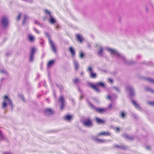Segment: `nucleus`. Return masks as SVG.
<instances>
[{
    "instance_id": "44",
    "label": "nucleus",
    "mask_w": 154,
    "mask_h": 154,
    "mask_svg": "<svg viewBox=\"0 0 154 154\" xmlns=\"http://www.w3.org/2000/svg\"><path fill=\"white\" fill-rule=\"evenodd\" d=\"M59 27H60V26H59V25H57V26H56V27L57 28V29L59 28Z\"/></svg>"
},
{
    "instance_id": "15",
    "label": "nucleus",
    "mask_w": 154,
    "mask_h": 154,
    "mask_svg": "<svg viewBox=\"0 0 154 154\" xmlns=\"http://www.w3.org/2000/svg\"><path fill=\"white\" fill-rule=\"evenodd\" d=\"M69 51L71 54L72 56L74 57L75 55V50L73 48L70 47L69 48Z\"/></svg>"
},
{
    "instance_id": "30",
    "label": "nucleus",
    "mask_w": 154,
    "mask_h": 154,
    "mask_svg": "<svg viewBox=\"0 0 154 154\" xmlns=\"http://www.w3.org/2000/svg\"><path fill=\"white\" fill-rule=\"evenodd\" d=\"M116 147L118 148H121V149H127L126 147L124 146H120L118 145H116Z\"/></svg>"
},
{
    "instance_id": "27",
    "label": "nucleus",
    "mask_w": 154,
    "mask_h": 154,
    "mask_svg": "<svg viewBox=\"0 0 154 154\" xmlns=\"http://www.w3.org/2000/svg\"><path fill=\"white\" fill-rule=\"evenodd\" d=\"M73 82L74 84H77L79 82V79L78 78H76L73 80Z\"/></svg>"
},
{
    "instance_id": "11",
    "label": "nucleus",
    "mask_w": 154,
    "mask_h": 154,
    "mask_svg": "<svg viewBox=\"0 0 154 154\" xmlns=\"http://www.w3.org/2000/svg\"><path fill=\"white\" fill-rule=\"evenodd\" d=\"M95 120L96 122L98 124H104L105 123L104 120L101 119L97 117H95Z\"/></svg>"
},
{
    "instance_id": "46",
    "label": "nucleus",
    "mask_w": 154,
    "mask_h": 154,
    "mask_svg": "<svg viewBox=\"0 0 154 154\" xmlns=\"http://www.w3.org/2000/svg\"><path fill=\"white\" fill-rule=\"evenodd\" d=\"M90 105H91V106H92V107H93V106L92 105V104L91 103H90Z\"/></svg>"
},
{
    "instance_id": "28",
    "label": "nucleus",
    "mask_w": 154,
    "mask_h": 154,
    "mask_svg": "<svg viewBox=\"0 0 154 154\" xmlns=\"http://www.w3.org/2000/svg\"><path fill=\"white\" fill-rule=\"evenodd\" d=\"M146 80L154 84V79L150 78H148L146 79Z\"/></svg>"
},
{
    "instance_id": "10",
    "label": "nucleus",
    "mask_w": 154,
    "mask_h": 154,
    "mask_svg": "<svg viewBox=\"0 0 154 154\" xmlns=\"http://www.w3.org/2000/svg\"><path fill=\"white\" fill-rule=\"evenodd\" d=\"M111 135L110 133L108 131L107 132H102L98 133L97 136L98 137H99L101 136H107Z\"/></svg>"
},
{
    "instance_id": "8",
    "label": "nucleus",
    "mask_w": 154,
    "mask_h": 154,
    "mask_svg": "<svg viewBox=\"0 0 154 154\" xmlns=\"http://www.w3.org/2000/svg\"><path fill=\"white\" fill-rule=\"evenodd\" d=\"M44 112L45 115L48 116L54 114L55 111L51 108H47L45 109Z\"/></svg>"
},
{
    "instance_id": "7",
    "label": "nucleus",
    "mask_w": 154,
    "mask_h": 154,
    "mask_svg": "<svg viewBox=\"0 0 154 154\" xmlns=\"http://www.w3.org/2000/svg\"><path fill=\"white\" fill-rule=\"evenodd\" d=\"M87 71L90 73V77L93 79H95L96 77V74L95 73L93 72V69L91 66H89L87 69Z\"/></svg>"
},
{
    "instance_id": "33",
    "label": "nucleus",
    "mask_w": 154,
    "mask_h": 154,
    "mask_svg": "<svg viewBox=\"0 0 154 154\" xmlns=\"http://www.w3.org/2000/svg\"><path fill=\"white\" fill-rule=\"evenodd\" d=\"M21 16V14L20 13L19 14L18 17L17 18V20L19 21L20 20Z\"/></svg>"
},
{
    "instance_id": "5",
    "label": "nucleus",
    "mask_w": 154,
    "mask_h": 154,
    "mask_svg": "<svg viewBox=\"0 0 154 154\" xmlns=\"http://www.w3.org/2000/svg\"><path fill=\"white\" fill-rule=\"evenodd\" d=\"M48 42L51 45L53 51L55 53H57V49L54 44L53 42L50 37H48Z\"/></svg>"
},
{
    "instance_id": "16",
    "label": "nucleus",
    "mask_w": 154,
    "mask_h": 154,
    "mask_svg": "<svg viewBox=\"0 0 154 154\" xmlns=\"http://www.w3.org/2000/svg\"><path fill=\"white\" fill-rule=\"evenodd\" d=\"M54 60H52L49 61L48 63L47 66L48 68L50 67L51 66H53V64L54 63Z\"/></svg>"
},
{
    "instance_id": "18",
    "label": "nucleus",
    "mask_w": 154,
    "mask_h": 154,
    "mask_svg": "<svg viewBox=\"0 0 154 154\" xmlns=\"http://www.w3.org/2000/svg\"><path fill=\"white\" fill-rule=\"evenodd\" d=\"M95 141L99 143H103L106 142V140L101 139L97 138L95 140Z\"/></svg>"
},
{
    "instance_id": "14",
    "label": "nucleus",
    "mask_w": 154,
    "mask_h": 154,
    "mask_svg": "<svg viewBox=\"0 0 154 154\" xmlns=\"http://www.w3.org/2000/svg\"><path fill=\"white\" fill-rule=\"evenodd\" d=\"M28 39L30 42H34L35 40V38L34 36L29 35H28Z\"/></svg>"
},
{
    "instance_id": "37",
    "label": "nucleus",
    "mask_w": 154,
    "mask_h": 154,
    "mask_svg": "<svg viewBox=\"0 0 154 154\" xmlns=\"http://www.w3.org/2000/svg\"><path fill=\"white\" fill-rule=\"evenodd\" d=\"M34 30L36 33H37L38 34H39V32L38 30L36 28H34Z\"/></svg>"
},
{
    "instance_id": "34",
    "label": "nucleus",
    "mask_w": 154,
    "mask_h": 154,
    "mask_svg": "<svg viewBox=\"0 0 154 154\" xmlns=\"http://www.w3.org/2000/svg\"><path fill=\"white\" fill-rule=\"evenodd\" d=\"M45 11L46 13L48 14L49 15V16L52 15L51 13L49 12L47 10H45Z\"/></svg>"
},
{
    "instance_id": "23",
    "label": "nucleus",
    "mask_w": 154,
    "mask_h": 154,
    "mask_svg": "<svg viewBox=\"0 0 154 154\" xmlns=\"http://www.w3.org/2000/svg\"><path fill=\"white\" fill-rule=\"evenodd\" d=\"M126 116V115L125 112L122 111L120 113V117L122 119L124 118Z\"/></svg>"
},
{
    "instance_id": "31",
    "label": "nucleus",
    "mask_w": 154,
    "mask_h": 154,
    "mask_svg": "<svg viewBox=\"0 0 154 154\" xmlns=\"http://www.w3.org/2000/svg\"><path fill=\"white\" fill-rule=\"evenodd\" d=\"M34 55L30 54L29 60L30 61H32L33 60Z\"/></svg>"
},
{
    "instance_id": "25",
    "label": "nucleus",
    "mask_w": 154,
    "mask_h": 154,
    "mask_svg": "<svg viewBox=\"0 0 154 154\" xmlns=\"http://www.w3.org/2000/svg\"><path fill=\"white\" fill-rule=\"evenodd\" d=\"M36 51V49L35 48L33 47L32 48L30 54L34 55V53Z\"/></svg>"
},
{
    "instance_id": "43",
    "label": "nucleus",
    "mask_w": 154,
    "mask_h": 154,
    "mask_svg": "<svg viewBox=\"0 0 154 154\" xmlns=\"http://www.w3.org/2000/svg\"><path fill=\"white\" fill-rule=\"evenodd\" d=\"M150 147L149 146H147L146 147V148L148 149H150Z\"/></svg>"
},
{
    "instance_id": "12",
    "label": "nucleus",
    "mask_w": 154,
    "mask_h": 154,
    "mask_svg": "<svg viewBox=\"0 0 154 154\" xmlns=\"http://www.w3.org/2000/svg\"><path fill=\"white\" fill-rule=\"evenodd\" d=\"M76 37L77 41L81 43H82L83 41L84 40L83 37L80 34H76Z\"/></svg>"
},
{
    "instance_id": "2",
    "label": "nucleus",
    "mask_w": 154,
    "mask_h": 154,
    "mask_svg": "<svg viewBox=\"0 0 154 154\" xmlns=\"http://www.w3.org/2000/svg\"><path fill=\"white\" fill-rule=\"evenodd\" d=\"M9 102V103L12 106V102L11 100L9 98L7 95H5L3 97V102L2 103V107L5 108L7 106V103L6 102Z\"/></svg>"
},
{
    "instance_id": "22",
    "label": "nucleus",
    "mask_w": 154,
    "mask_h": 154,
    "mask_svg": "<svg viewBox=\"0 0 154 154\" xmlns=\"http://www.w3.org/2000/svg\"><path fill=\"white\" fill-rule=\"evenodd\" d=\"M85 55V53L82 51H81L79 52V57L81 58H83Z\"/></svg>"
},
{
    "instance_id": "3",
    "label": "nucleus",
    "mask_w": 154,
    "mask_h": 154,
    "mask_svg": "<svg viewBox=\"0 0 154 154\" xmlns=\"http://www.w3.org/2000/svg\"><path fill=\"white\" fill-rule=\"evenodd\" d=\"M83 123L84 126L88 127H91L93 126L92 120L90 118L85 119Z\"/></svg>"
},
{
    "instance_id": "26",
    "label": "nucleus",
    "mask_w": 154,
    "mask_h": 154,
    "mask_svg": "<svg viewBox=\"0 0 154 154\" xmlns=\"http://www.w3.org/2000/svg\"><path fill=\"white\" fill-rule=\"evenodd\" d=\"M146 91H148L154 93V90H152L149 88H146Z\"/></svg>"
},
{
    "instance_id": "4",
    "label": "nucleus",
    "mask_w": 154,
    "mask_h": 154,
    "mask_svg": "<svg viewBox=\"0 0 154 154\" xmlns=\"http://www.w3.org/2000/svg\"><path fill=\"white\" fill-rule=\"evenodd\" d=\"M65 101L64 97L62 95L60 96L59 99V102L60 103V109L61 110H62L65 106Z\"/></svg>"
},
{
    "instance_id": "9",
    "label": "nucleus",
    "mask_w": 154,
    "mask_h": 154,
    "mask_svg": "<svg viewBox=\"0 0 154 154\" xmlns=\"http://www.w3.org/2000/svg\"><path fill=\"white\" fill-rule=\"evenodd\" d=\"M96 111L100 114H103L106 112L107 109L104 108H95Z\"/></svg>"
},
{
    "instance_id": "20",
    "label": "nucleus",
    "mask_w": 154,
    "mask_h": 154,
    "mask_svg": "<svg viewBox=\"0 0 154 154\" xmlns=\"http://www.w3.org/2000/svg\"><path fill=\"white\" fill-rule=\"evenodd\" d=\"M132 102L135 107L138 109H140V106L134 100H132Z\"/></svg>"
},
{
    "instance_id": "17",
    "label": "nucleus",
    "mask_w": 154,
    "mask_h": 154,
    "mask_svg": "<svg viewBox=\"0 0 154 154\" xmlns=\"http://www.w3.org/2000/svg\"><path fill=\"white\" fill-rule=\"evenodd\" d=\"M50 18L49 20V22L51 24H54L56 22L55 20L51 15L50 16Z\"/></svg>"
},
{
    "instance_id": "21",
    "label": "nucleus",
    "mask_w": 154,
    "mask_h": 154,
    "mask_svg": "<svg viewBox=\"0 0 154 154\" xmlns=\"http://www.w3.org/2000/svg\"><path fill=\"white\" fill-rule=\"evenodd\" d=\"M72 117L71 116L69 115H67L65 116V119L68 121H70L72 119Z\"/></svg>"
},
{
    "instance_id": "1",
    "label": "nucleus",
    "mask_w": 154,
    "mask_h": 154,
    "mask_svg": "<svg viewBox=\"0 0 154 154\" xmlns=\"http://www.w3.org/2000/svg\"><path fill=\"white\" fill-rule=\"evenodd\" d=\"M100 86L102 88H105V85L102 82H98L96 84H91V87L94 89L96 91L99 92L100 90L98 88V87Z\"/></svg>"
},
{
    "instance_id": "29",
    "label": "nucleus",
    "mask_w": 154,
    "mask_h": 154,
    "mask_svg": "<svg viewBox=\"0 0 154 154\" xmlns=\"http://www.w3.org/2000/svg\"><path fill=\"white\" fill-rule=\"evenodd\" d=\"M103 48L101 47L100 48L99 51L98 52V53L100 55H102V53L103 52Z\"/></svg>"
},
{
    "instance_id": "35",
    "label": "nucleus",
    "mask_w": 154,
    "mask_h": 154,
    "mask_svg": "<svg viewBox=\"0 0 154 154\" xmlns=\"http://www.w3.org/2000/svg\"><path fill=\"white\" fill-rule=\"evenodd\" d=\"M126 137L129 140H132L133 139V138L128 136V135H126Z\"/></svg>"
},
{
    "instance_id": "6",
    "label": "nucleus",
    "mask_w": 154,
    "mask_h": 154,
    "mask_svg": "<svg viewBox=\"0 0 154 154\" xmlns=\"http://www.w3.org/2000/svg\"><path fill=\"white\" fill-rule=\"evenodd\" d=\"M1 23L4 27H6L8 25V18L4 17L2 19Z\"/></svg>"
},
{
    "instance_id": "32",
    "label": "nucleus",
    "mask_w": 154,
    "mask_h": 154,
    "mask_svg": "<svg viewBox=\"0 0 154 154\" xmlns=\"http://www.w3.org/2000/svg\"><path fill=\"white\" fill-rule=\"evenodd\" d=\"M148 103L150 105L154 106V102L149 101L148 102Z\"/></svg>"
},
{
    "instance_id": "40",
    "label": "nucleus",
    "mask_w": 154,
    "mask_h": 154,
    "mask_svg": "<svg viewBox=\"0 0 154 154\" xmlns=\"http://www.w3.org/2000/svg\"><path fill=\"white\" fill-rule=\"evenodd\" d=\"M116 131H119L120 130V128L118 127L116 128Z\"/></svg>"
},
{
    "instance_id": "19",
    "label": "nucleus",
    "mask_w": 154,
    "mask_h": 154,
    "mask_svg": "<svg viewBox=\"0 0 154 154\" xmlns=\"http://www.w3.org/2000/svg\"><path fill=\"white\" fill-rule=\"evenodd\" d=\"M108 51L110 52L111 54H118V53L116 50H114L111 49H108Z\"/></svg>"
},
{
    "instance_id": "45",
    "label": "nucleus",
    "mask_w": 154,
    "mask_h": 154,
    "mask_svg": "<svg viewBox=\"0 0 154 154\" xmlns=\"http://www.w3.org/2000/svg\"><path fill=\"white\" fill-rule=\"evenodd\" d=\"M26 16H24V19H25V20H24V21H23V22H24V21H25V20H26Z\"/></svg>"
},
{
    "instance_id": "24",
    "label": "nucleus",
    "mask_w": 154,
    "mask_h": 154,
    "mask_svg": "<svg viewBox=\"0 0 154 154\" xmlns=\"http://www.w3.org/2000/svg\"><path fill=\"white\" fill-rule=\"evenodd\" d=\"M74 64L75 69L76 70H77L79 68V64L78 63L75 61L74 62Z\"/></svg>"
},
{
    "instance_id": "39",
    "label": "nucleus",
    "mask_w": 154,
    "mask_h": 154,
    "mask_svg": "<svg viewBox=\"0 0 154 154\" xmlns=\"http://www.w3.org/2000/svg\"><path fill=\"white\" fill-rule=\"evenodd\" d=\"M107 98L109 99V100H111V96L110 95H108L107 96Z\"/></svg>"
},
{
    "instance_id": "47",
    "label": "nucleus",
    "mask_w": 154,
    "mask_h": 154,
    "mask_svg": "<svg viewBox=\"0 0 154 154\" xmlns=\"http://www.w3.org/2000/svg\"><path fill=\"white\" fill-rule=\"evenodd\" d=\"M4 154H10V153H5Z\"/></svg>"
},
{
    "instance_id": "36",
    "label": "nucleus",
    "mask_w": 154,
    "mask_h": 154,
    "mask_svg": "<svg viewBox=\"0 0 154 154\" xmlns=\"http://www.w3.org/2000/svg\"><path fill=\"white\" fill-rule=\"evenodd\" d=\"M108 81L109 82L111 83H112L113 82L111 78H109L108 79Z\"/></svg>"
},
{
    "instance_id": "42",
    "label": "nucleus",
    "mask_w": 154,
    "mask_h": 154,
    "mask_svg": "<svg viewBox=\"0 0 154 154\" xmlns=\"http://www.w3.org/2000/svg\"><path fill=\"white\" fill-rule=\"evenodd\" d=\"M2 132L1 131H0V137H1L2 136Z\"/></svg>"
},
{
    "instance_id": "41",
    "label": "nucleus",
    "mask_w": 154,
    "mask_h": 154,
    "mask_svg": "<svg viewBox=\"0 0 154 154\" xmlns=\"http://www.w3.org/2000/svg\"><path fill=\"white\" fill-rule=\"evenodd\" d=\"M112 106V103H110L109 104L108 108H111Z\"/></svg>"
},
{
    "instance_id": "13",
    "label": "nucleus",
    "mask_w": 154,
    "mask_h": 154,
    "mask_svg": "<svg viewBox=\"0 0 154 154\" xmlns=\"http://www.w3.org/2000/svg\"><path fill=\"white\" fill-rule=\"evenodd\" d=\"M127 89L129 91L131 96H133L134 95V92L133 89L131 87H129L127 88Z\"/></svg>"
},
{
    "instance_id": "38",
    "label": "nucleus",
    "mask_w": 154,
    "mask_h": 154,
    "mask_svg": "<svg viewBox=\"0 0 154 154\" xmlns=\"http://www.w3.org/2000/svg\"><path fill=\"white\" fill-rule=\"evenodd\" d=\"M114 89H115L116 90V91H120V90L119 89V88L116 87H114Z\"/></svg>"
}]
</instances>
